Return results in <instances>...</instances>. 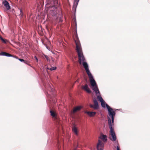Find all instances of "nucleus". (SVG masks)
<instances>
[{
  "label": "nucleus",
  "instance_id": "obj_1",
  "mask_svg": "<svg viewBox=\"0 0 150 150\" xmlns=\"http://www.w3.org/2000/svg\"><path fill=\"white\" fill-rule=\"evenodd\" d=\"M74 39L76 43V50L78 56V62L79 63L81 64L82 62L85 61V59L83 54L81 44L77 33L75 35Z\"/></svg>",
  "mask_w": 150,
  "mask_h": 150
},
{
  "label": "nucleus",
  "instance_id": "obj_2",
  "mask_svg": "<svg viewBox=\"0 0 150 150\" xmlns=\"http://www.w3.org/2000/svg\"><path fill=\"white\" fill-rule=\"evenodd\" d=\"M46 6L48 8L52 16H55L57 13V8L58 6V1L57 0H47Z\"/></svg>",
  "mask_w": 150,
  "mask_h": 150
},
{
  "label": "nucleus",
  "instance_id": "obj_3",
  "mask_svg": "<svg viewBox=\"0 0 150 150\" xmlns=\"http://www.w3.org/2000/svg\"><path fill=\"white\" fill-rule=\"evenodd\" d=\"M106 107L108 111L109 116L108 117V124L110 130H113V128L114 117L115 115V111H113L112 109L107 104H106Z\"/></svg>",
  "mask_w": 150,
  "mask_h": 150
},
{
  "label": "nucleus",
  "instance_id": "obj_4",
  "mask_svg": "<svg viewBox=\"0 0 150 150\" xmlns=\"http://www.w3.org/2000/svg\"><path fill=\"white\" fill-rule=\"evenodd\" d=\"M50 112L53 120H55L57 122V125L58 123L59 125L60 124L56 113L52 110H50Z\"/></svg>",
  "mask_w": 150,
  "mask_h": 150
},
{
  "label": "nucleus",
  "instance_id": "obj_5",
  "mask_svg": "<svg viewBox=\"0 0 150 150\" xmlns=\"http://www.w3.org/2000/svg\"><path fill=\"white\" fill-rule=\"evenodd\" d=\"M93 101L94 103V105L90 104V106L91 108H93L94 110H97L99 108V105L97 101L95 98H93Z\"/></svg>",
  "mask_w": 150,
  "mask_h": 150
},
{
  "label": "nucleus",
  "instance_id": "obj_6",
  "mask_svg": "<svg viewBox=\"0 0 150 150\" xmlns=\"http://www.w3.org/2000/svg\"><path fill=\"white\" fill-rule=\"evenodd\" d=\"M104 144L101 140H99L97 145V150H103Z\"/></svg>",
  "mask_w": 150,
  "mask_h": 150
},
{
  "label": "nucleus",
  "instance_id": "obj_7",
  "mask_svg": "<svg viewBox=\"0 0 150 150\" xmlns=\"http://www.w3.org/2000/svg\"><path fill=\"white\" fill-rule=\"evenodd\" d=\"M110 135L111 137H110V140L113 141H115L116 140V136L113 130H110Z\"/></svg>",
  "mask_w": 150,
  "mask_h": 150
},
{
  "label": "nucleus",
  "instance_id": "obj_8",
  "mask_svg": "<svg viewBox=\"0 0 150 150\" xmlns=\"http://www.w3.org/2000/svg\"><path fill=\"white\" fill-rule=\"evenodd\" d=\"M2 1V4L4 5L7 10H9L11 8V7L9 5L8 2L6 0H1Z\"/></svg>",
  "mask_w": 150,
  "mask_h": 150
},
{
  "label": "nucleus",
  "instance_id": "obj_9",
  "mask_svg": "<svg viewBox=\"0 0 150 150\" xmlns=\"http://www.w3.org/2000/svg\"><path fill=\"white\" fill-rule=\"evenodd\" d=\"M82 89L85 90L88 93H90L91 92V91L88 87V86L87 84H85L84 86H83L82 87Z\"/></svg>",
  "mask_w": 150,
  "mask_h": 150
},
{
  "label": "nucleus",
  "instance_id": "obj_10",
  "mask_svg": "<svg viewBox=\"0 0 150 150\" xmlns=\"http://www.w3.org/2000/svg\"><path fill=\"white\" fill-rule=\"evenodd\" d=\"M82 107L81 106H77L73 108L72 113H75L76 112L79 111L82 108Z\"/></svg>",
  "mask_w": 150,
  "mask_h": 150
},
{
  "label": "nucleus",
  "instance_id": "obj_11",
  "mask_svg": "<svg viewBox=\"0 0 150 150\" xmlns=\"http://www.w3.org/2000/svg\"><path fill=\"white\" fill-rule=\"evenodd\" d=\"M85 113L88 114L90 117H93L96 114V112H90L88 111H86L85 112Z\"/></svg>",
  "mask_w": 150,
  "mask_h": 150
},
{
  "label": "nucleus",
  "instance_id": "obj_12",
  "mask_svg": "<svg viewBox=\"0 0 150 150\" xmlns=\"http://www.w3.org/2000/svg\"><path fill=\"white\" fill-rule=\"evenodd\" d=\"M92 87V89L95 92V93L96 94L100 93V92L99 91L97 85Z\"/></svg>",
  "mask_w": 150,
  "mask_h": 150
},
{
  "label": "nucleus",
  "instance_id": "obj_13",
  "mask_svg": "<svg viewBox=\"0 0 150 150\" xmlns=\"http://www.w3.org/2000/svg\"><path fill=\"white\" fill-rule=\"evenodd\" d=\"M89 79L90 80L91 85L92 86L97 85L95 80L93 78V77H92V78Z\"/></svg>",
  "mask_w": 150,
  "mask_h": 150
},
{
  "label": "nucleus",
  "instance_id": "obj_14",
  "mask_svg": "<svg viewBox=\"0 0 150 150\" xmlns=\"http://www.w3.org/2000/svg\"><path fill=\"white\" fill-rule=\"evenodd\" d=\"M1 55L7 57H12L13 55L4 52H1Z\"/></svg>",
  "mask_w": 150,
  "mask_h": 150
},
{
  "label": "nucleus",
  "instance_id": "obj_15",
  "mask_svg": "<svg viewBox=\"0 0 150 150\" xmlns=\"http://www.w3.org/2000/svg\"><path fill=\"white\" fill-rule=\"evenodd\" d=\"M100 138L104 142H106L107 140V136L106 135L102 134L100 136Z\"/></svg>",
  "mask_w": 150,
  "mask_h": 150
},
{
  "label": "nucleus",
  "instance_id": "obj_16",
  "mask_svg": "<svg viewBox=\"0 0 150 150\" xmlns=\"http://www.w3.org/2000/svg\"><path fill=\"white\" fill-rule=\"evenodd\" d=\"M85 70L86 71V72L88 76L89 79L92 78V77L93 76L91 72H90L88 68L86 69Z\"/></svg>",
  "mask_w": 150,
  "mask_h": 150
},
{
  "label": "nucleus",
  "instance_id": "obj_17",
  "mask_svg": "<svg viewBox=\"0 0 150 150\" xmlns=\"http://www.w3.org/2000/svg\"><path fill=\"white\" fill-rule=\"evenodd\" d=\"M85 70L86 71V72L88 76L89 79L92 78V77L93 76L91 72H90L88 68L86 69Z\"/></svg>",
  "mask_w": 150,
  "mask_h": 150
},
{
  "label": "nucleus",
  "instance_id": "obj_18",
  "mask_svg": "<svg viewBox=\"0 0 150 150\" xmlns=\"http://www.w3.org/2000/svg\"><path fill=\"white\" fill-rule=\"evenodd\" d=\"M79 0H75V2L74 3V4L73 5V8L72 10H76L77 6L78 4V3L79 2Z\"/></svg>",
  "mask_w": 150,
  "mask_h": 150
},
{
  "label": "nucleus",
  "instance_id": "obj_19",
  "mask_svg": "<svg viewBox=\"0 0 150 150\" xmlns=\"http://www.w3.org/2000/svg\"><path fill=\"white\" fill-rule=\"evenodd\" d=\"M72 130L76 135H77L78 131L76 127L74 126L72 128Z\"/></svg>",
  "mask_w": 150,
  "mask_h": 150
},
{
  "label": "nucleus",
  "instance_id": "obj_20",
  "mask_svg": "<svg viewBox=\"0 0 150 150\" xmlns=\"http://www.w3.org/2000/svg\"><path fill=\"white\" fill-rule=\"evenodd\" d=\"M82 64L85 69L88 68V65L86 62L85 61L83 62Z\"/></svg>",
  "mask_w": 150,
  "mask_h": 150
},
{
  "label": "nucleus",
  "instance_id": "obj_21",
  "mask_svg": "<svg viewBox=\"0 0 150 150\" xmlns=\"http://www.w3.org/2000/svg\"><path fill=\"white\" fill-rule=\"evenodd\" d=\"M1 41L3 43L6 44L8 42V41L5 39H4L1 36Z\"/></svg>",
  "mask_w": 150,
  "mask_h": 150
},
{
  "label": "nucleus",
  "instance_id": "obj_22",
  "mask_svg": "<svg viewBox=\"0 0 150 150\" xmlns=\"http://www.w3.org/2000/svg\"><path fill=\"white\" fill-rule=\"evenodd\" d=\"M97 97V98L100 102L102 101H103V99L102 98L101 96H98Z\"/></svg>",
  "mask_w": 150,
  "mask_h": 150
},
{
  "label": "nucleus",
  "instance_id": "obj_23",
  "mask_svg": "<svg viewBox=\"0 0 150 150\" xmlns=\"http://www.w3.org/2000/svg\"><path fill=\"white\" fill-rule=\"evenodd\" d=\"M101 102V105L103 107L105 108V103L104 102V100H103V101H102Z\"/></svg>",
  "mask_w": 150,
  "mask_h": 150
},
{
  "label": "nucleus",
  "instance_id": "obj_24",
  "mask_svg": "<svg viewBox=\"0 0 150 150\" xmlns=\"http://www.w3.org/2000/svg\"><path fill=\"white\" fill-rule=\"evenodd\" d=\"M24 63H25V64H28V65L30 66V64H29V63H30V62L29 61L25 60V62H24Z\"/></svg>",
  "mask_w": 150,
  "mask_h": 150
},
{
  "label": "nucleus",
  "instance_id": "obj_25",
  "mask_svg": "<svg viewBox=\"0 0 150 150\" xmlns=\"http://www.w3.org/2000/svg\"><path fill=\"white\" fill-rule=\"evenodd\" d=\"M20 11L21 13H20V15L22 17V16L23 14V12L22 10L21 9H20Z\"/></svg>",
  "mask_w": 150,
  "mask_h": 150
},
{
  "label": "nucleus",
  "instance_id": "obj_26",
  "mask_svg": "<svg viewBox=\"0 0 150 150\" xmlns=\"http://www.w3.org/2000/svg\"><path fill=\"white\" fill-rule=\"evenodd\" d=\"M56 67H52L51 68H50L49 69L50 70L52 71L56 69Z\"/></svg>",
  "mask_w": 150,
  "mask_h": 150
},
{
  "label": "nucleus",
  "instance_id": "obj_27",
  "mask_svg": "<svg viewBox=\"0 0 150 150\" xmlns=\"http://www.w3.org/2000/svg\"><path fill=\"white\" fill-rule=\"evenodd\" d=\"M18 60L21 62H25V60L23 59L19 58Z\"/></svg>",
  "mask_w": 150,
  "mask_h": 150
},
{
  "label": "nucleus",
  "instance_id": "obj_28",
  "mask_svg": "<svg viewBox=\"0 0 150 150\" xmlns=\"http://www.w3.org/2000/svg\"><path fill=\"white\" fill-rule=\"evenodd\" d=\"M45 58H46V59H47V60L48 61V60H49V57H48L47 56V55H45Z\"/></svg>",
  "mask_w": 150,
  "mask_h": 150
},
{
  "label": "nucleus",
  "instance_id": "obj_29",
  "mask_svg": "<svg viewBox=\"0 0 150 150\" xmlns=\"http://www.w3.org/2000/svg\"><path fill=\"white\" fill-rule=\"evenodd\" d=\"M12 57H14V58H15L16 59H18L19 58H18V57H17L16 56H14V55H13V56Z\"/></svg>",
  "mask_w": 150,
  "mask_h": 150
},
{
  "label": "nucleus",
  "instance_id": "obj_30",
  "mask_svg": "<svg viewBox=\"0 0 150 150\" xmlns=\"http://www.w3.org/2000/svg\"><path fill=\"white\" fill-rule=\"evenodd\" d=\"M35 58V59L36 60V61L37 62H38V58L36 57V56H35L34 57Z\"/></svg>",
  "mask_w": 150,
  "mask_h": 150
},
{
  "label": "nucleus",
  "instance_id": "obj_31",
  "mask_svg": "<svg viewBox=\"0 0 150 150\" xmlns=\"http://www.w3.org/2000/svg\"><path fill=\"white\" fill-rule=\"evenodd\" d=\"M117 150H120V147L119 146H117Z\"/></svg>",
  "mask_w": 150,
  "mask_h": 150
},
{
  "label": "nucleus",
  "instance_id": "obj_32",
  "mask_svg": "<svg viewBox=\"0 0 150 150\" xmlns=\"http://www.w3.org/2000/svg\"><path fill=\"white\" fill-rule=\"evenodd\" d=\"M76 150V148H74L73 150Z\"/></svg>",
  "mask_w": 150,
  "mask_h": 150
},
{
  "label": "nucleus",
  "instance_id": "obj_33",
  "mask_svg": "<svg viewBox=\"0 0 150 150\" xmlns=\"http://www.w3.org/2000/svg\"><path fill=\"white\" fill-rule=\"evenodd\" d=\"M52 91H53V90H54L53 89V88H52Z\"/></svg>",
  "mask_w": 150,
  "mask_h": 150
},
{
  "label": "nucleus",
  "instance_id": "obj_34",
  "mask_svg": "<svg viewBox=\"0 0 150 150\" xmlns=\"http://www.w3.org/2000/svg\"><path fill=\"white\" fill-rule=\"evenodd\" d=\"M76 33H77L76 30Z\"/></svg>",
  "mask_w": 150,
  "mask_h": 150
}]
</instances>
